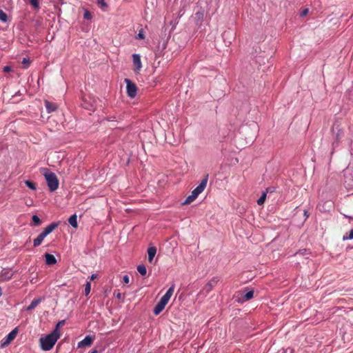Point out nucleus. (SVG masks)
<instances>
[{
	"mask_svg": "<svg viewBox=\"0 0 353 353\" xmlns=\"http://www.w3.org/2000/svg\"><path fill=\"white\" fill-rule=\"evenodd\" d=\"M1 295H2V289H1V288L0 287V297L1 296Z\"/></svg>",
	"mask_w": 353,
	"mask_h": 353,
	"instance_id": "nucleus-41",
	"label": "nucleus"
},
{
	"mask_svg": "<svg viewBox=\"0 0 353 353\" xmlns=\"http://www.w3.org/2000/svg\"><path fill=\"white\" fill-rule=\"evenodd\" d=\"M123 282L125 283H128L130 282V278L128 275H124L123 277Z\"/></svg>",
	"mask_w": 353,
	"mask_h": 353,
	"instance_id": "nucleus-31",
	"label": "nucleus"
},
{
	"mask_svg": "<svg viewBox=\"0 0 353 353\" xmlns=\"http://www.w3.org/2000/svg\"><path fill=\"white\" fill-rule=\"evenodd\" d=\"M145 39V34H143V30H140L137 35L136 36V39L141 40Z\"/></svg>",
	"mask_w": 353,
	"mask_h": 353,
	"instance_id": "nucleus-25",
	"label": "nucleus"
},
{
	"mask_svg": "<svg viewBox=\"0 0 353 353\" xmlns=\"http://www.w3.org/2000/svg\"><path fill=\"white\" fill-rule=\"evenodd\" d=\"M124 81L126 83V92L128 97L131 99L134 98L137 93V87L136 84L129 79H125Z\"/></svg>",
	"mask_w": 353,
	"mask_h": 353,
	"instance_id": "nucleus-5",
	"label": "nucleus"
},
{
	"mask_svg": "<svg viewBox=\"0 0 353 353\" xmlns=\"http://www.w3.org/2000/svg\"><path fill=\"white\" fill-rule=\"evenodd\" d=\"M59 223L58 222H54L48 225L42 232V233L47 236L49 234H50L55 228L59 226Z\"/></svg>",
	"mask_w": 353,
	"mask_h": 353,
	"instance_id": "nucleus-11",
	"label": "nucleus"
},
{
	"mask_svg": "<svg viewBox=\"0 0 353 353\" xmlns=\"http://www.w3.org/2000/svg\"><path fill=\"white\" fill-rule=\"evenodd\" d=\"M41 173L45 176L48 187L50 192H54L59 188V180L56 174L48 168H43Z\"/></svg>",
	"mask_w": 353,
	"mask_h": 353,
	"instance_id": "nucleus-4",
	"label": "nucleus"
},
{
	"mask_svg": "<svg viewBox=\"0 0 353 353\" xmlns=\"http://www.w3.org/2000/svg\"><path fill=\"white\" fill-rule=\"evenodd\" d=\"M46 236L41 232L40 233L38 236L34 239L33 241V245H34V247H38L39 246L41 243L43 242V239L46 238Z\"/></svg>",
	"mask_w": 353,
	"mask_h": 353,
	"instance_id": "nucleus-14",
	"label": "nucleus"
},
{
	"mask_svg": "<svg viewBox=\"0 0 353 353\" xmlns=\"http://www.w3.org/2000/svg\"><path fill=\"white\" fill-rule=\"evenodd\" d=\"M18 332V328L15 327L13 329L4 339L3 345L10 343L12 340L15 339Z\"/></svg>",
	"mask_w": 353,
	"mask_h": 353,
	"instance_id": "nucleus-9",
	"label": "nucleus"
},
{
	"mask_svg": "<svg viewBox=\"0 0 353 353\" xmlns=\"http://www.w3.org/2000/svg\"><path fill=\"white\" fill-rule=\"evenodd\" d=\"M46 263L48 265H54L57 263V259L54 255L46 253L45 254Z\"/></svg>",
	"mask_w": 353,
	"mask_h": 353,
	"instance_id": "nucleus-13",
	"label": "nucleus"
},
{
	"mask_svg": "<svg viewBox=\"0 0 353 353\" xmlns=\"http://www.w3.org/2000/svg\"><path fill=\"white\" fill-rule=\"evenodd\" d=\"M83 17H84V19L89 20V19H91L92 14H90V12L89 11L85 10V12L83 14Z\"/></svg>",
	"mask_w": 353,
	"mask_h": 353,
	"instance_id": "nucleus-29",
	"label": "nucleus"
},
{
	"mask_svg": "<svg viewBox=\"0 0 353 353\" xmlns=\"http://www.w3.org/2000/svg\"><path fill=\"white\" fill-rule=\"evenodd\" d=\"M132 61L134 65V70L136 72H139L142 68V63L141 61V57L139 54H132Z\"/></svg>",
	"mask_w": 353,
	"mask_h": 353,
	"instance_id": "nucleus-7",
	"label": "nucleus"
},
{
	"mask_svg": "<svg viewBox=\"0 0 353 353\" xmlns=\"http://www.w3.org/2000/svg\"><path fill=\"white\" fill-rule=\"evenodd\" d=\"M41 301V298L34 299L32 301L30 304L28 306L27 310L30 311L35 308Z\"/></svg>",
	"mask_w": 353,
	"mask_h": 353,
	"instance_id": "nucleus-16",
	"label": "nucleus"
},
{
	"mask_svg": "<svg viewBox=\"0 0 353 353\" xmlns=\"http://www.w3.org/2000/svg\"><path fill=\"white\" fill-rule=\"evenodd\" d=\"M97 4L101 8H107L108 7V5L107 3H105V0H97Z\"/></svg>",
	"mask_w": 353,
	"mask_h": 353,
	"instance_id": "nucleus-24",
	"label": "nucleus"
},
{
	"mask_svg": "<svg viewBox=\"0 0 353 353\" xmlns=\"http://www.w3.org/2000/svg\"><path fill=\"white\" fill-rule=\"evenodd\" d=\"M266 196H267V192H263V194H261L260 198L258 199L257 203L260 205L263 204V203L265 200Z\"/></svg>",
	"mask_w": 353,
	"mask_h": 353,
	"instance_id": "nucleus-22",
	"label": "nucleus"
},
{
	"mask_svg": "<svg viewBox=\"0 0 353 353\" xmlns=\"http://www.w3.org/2000/svg\"><path fill=\"white\" fill-rule=\"evenodd\" d=\"M31 5H32L34 8H39V1L38 0H29Z\"/></svg>",
	"mask_w": 353,
	"mask_h": 353,
	"instance_id": "nucleus-30",
	"label": "nucleus"
},
{
	"mask_svg": "<svg viewBox=\"0 0 353 353\" xmlns=\"http://www.w3.org/2000/svg\"><path fill=\"white\" fill-rule=\"evenodd\" d=\"M8 19L7 14L3 12L2 10H0V21L3 22H6Z\"/></svg>",
	"mask_w": 353,
	"mask_h": 353,
	"instance_id": "nucleus-23",
	"label": "nucleus"
},
{
	"mask_svg": "<svg viewBox=\"0 0 353 353\" xmlns=\"http://www.w3.org/2000/svg\"><path fill=\"white\" fill-rule=\"evenodd\" d=\"M303 214H304V216H305V220H306L309 217V216H310V214H309V212H308V211L307 210H304Z\"/></svg>",
	"mask_w": 353,
	"mask_h": 353,
	"instance_id": "nucleus-32",
	"label": "nucleus"
},
{
	"mask_svg": "<svg viewBox=\"0 0 353 353\" xmlns=\"http://www.w3.org/2000/svg\"><path fill=\"white\" fill-rule=\"evenodd\" d=\"M91 290V283L90 281H88L85 285L84 294L88 296Z\"/></svg>",
	"mask_w": 353,
	"mask_h": 353,
	"instance_id": "nucleus-19",
	"label": "nucleus"
},
{
	"mask_svg": "<svg viewBox=\"0 0 353 353\" xmlns=\"http://www.w3.org/2000/svg\"><path fill=\"white\" fill-rule=\"evenodd\" d=\"M30 59L28 58H23L22 60V63L24 65V68H28L30 65Z\"/></svg>",
	"mask_w": 353,
	"mask_h": 353,
	"instance_id": "nucleus-28",
	"label": "nucleus"
},
{
	"mask_svg": "<svg viewBox=\"0 0 353 353\" xmlns=\"http://www.w3.org/2000/svg\"><path fill=\"white\" fill-rule=\"evenodd\" d=\"M353 239V230H351L349 232L348 236H343V240H352Z\"/></svg>",
	"mask_w": 353,
	"mask_h": 353,
	"instance_id": "nucleus-26",
	"label": "nucleus"
},
{
	"mask_svg": "<svg viewBox=\"0 0 353 353\" xmlns=\"http://www.w3.org/2000/svg\"><path fill=\"white\" fill-rule=\"evenodd\" d=\"M97 278V275L96 274H92L90 276V281H92V280H94V279H95Z\"/></svg>",
	"mask_w": 353,
	"mask_h": 353,
	"instance_id": "nucleus-36",
	"label": "nucleus"
},
{
	"mask_svg": "<svg viewBox=\"0 0 353 353\" xmlns=\"http://www.w3.org/2000/svg\"><path fill=\"white\" fill-rule=\"evenodd\" d=\"M68 222L72 227H73L74 228H77L78 226L77 215L72 214V216H70V218L68 219Z\"/></svg>",
	"mask_w": 353,
	"mask_h": 353,
	"instance_id": "nucleus-17",
	"label": "nucleus"
},
{
	"mask_svg": "<svg viewBox=\"0 0 353 353\" xmlns=\"http://www.w3.org/2000/svg\"><path fill=\"white\" fill-rule=\"evenodd\" d=\"M307 13H308V10H307V9H305V10H303L301 12V17H304V16H305Z\"/></svg>",
	"mask_w": 353,
	"mask_h": 353,
	"instance_id": "nucleus-33",
	"label": "nucleus"
},
{
	"mask_svg": "<svg viewBox=\"0 0 353 353\" xmlns=\"http://www.w3.org/2000/svg\"><path fill=\"white\" fill-rule=\"evenodd\" d=\"M218 279L214 277L211 279L203 288V291H205L206 293H209L212 288L216 285Z\"/></svg>",
	"mask_w": 353,
	"mask_h": 353,
	"instance_id": "nucleus-10",
	"label": "nucleus"
},
{
	"mask_svg": "<svg viewBox=\"0 0 353 353\" xmlns=\"http://www.w3.org/2000/svg\"><path fill=\"white\" fill-rule=\"evenodd\" d=\"M45 107L47 110V112L48 113H51L52 112H54L56 111V110L57 109V105L54 103H52V102H50L49 101H45Z\"/></svg>",
	"mask_w": 353,
	"mask_h": 353,
	"instance_id": "nucleus-12",
	"label": "nucleus"
},
{
	"mask_svg": "<svg viewBox=\"0 0 353 353\" xmlns=\"http://www.w3.org/2000/svg\"><path fill=\"white\" fill-rule=\"evenodd\" d=\"M6 276V279L7 280H10V279L12 278V274L8 275V273H7V274H6V276Z\"/></svg>",
	"mask_w": 353,
	"mask_h": 353,
	"instance_id": "nucleus-37",
	"label": "nucleus"
},
{
	"mask_svg": "<svg viewBox=\"0 0 353 353\" xmlns=\"http://www.w3.org/2000/svg\"><path fill=\"white\" fill-rule=\"evenodd\" d=\"M274 188H269L267 189V192H272L274 191Z\"/></svg>",
	"mask_w": 353,
	"mask_h": 353,
	"instance_id": "nucleus-39",
	"label": "nucleus"
},
{
	"mask_svg": "<svg viewBox=\"0 0 353 353\" xmlns=\"http://www.w3.org/2000/svg\"><path fill=\"white\" fill-rule=\"evenodd\" d=\"M60 333L58 331V325H56L55 329L49 334L40 338V345L41 350L48 351L51 350L57 340L59 339Z\"/></svg>",
	"mask_w": 353,
	"mask_h": 353,
	"instance_id": "nucleus-1",
	"label": "nucleus"
},
{
	"mask_svg": "<svg viewBox=\"0 0 353 353\" xmlns=\"http://www.w3.org/2000/svg\"><path fill=\"white\" fill-rule=\"evenodd\" d=\"M10 70H11V68H10V66H8V65H7V66H5V67L3 68V71H4V72H9V71H10Z\"/></svg>",
	"mask_w": 353,
	"mask_h": 353,
	"instance_id": "nucleus-35",
	"label": "nucleus"
},
{
	"mask_svg": "<svg viewBox=\"0 0 353 353\" xmlns=\"http://www.w3.org/2000/svg\"><path fill=\"white\" fill-rule=\"evenodd\" d=\"M310 253L309 250H307V249H303V250H299L297 252L295 253V255H305V254H308Z\"/></svg>",
	"mask_w": 353,
	"mask_h": 353,
	"instance_id": "nucleus-27",
	"label": "nucleus"
},
{
	"mask_svg": "<svg viewBox=\"0 0 353 353\" xmlns=\"http://www.w3.org/2000/svg\"><path fill=\"white\" fill-rule=\"evenodd\" d=\"M174 284L172 285L167 290L165 294L161 298V299L156 304L153 310L154 315L159 314L163 310L165 305L168 304L170 299L173 294V292L174 291Z\"/></svg>",
	"mask_w": 353,
	"mask_h": 353,
	"instance_id": "nucleus-3",
	"label": "nucleus"
},
{
	"mask_svg": "<svg viewBox=\"0 0 353 353\" xmlns=\"http://www.w3.org/2000/svg\"><path fill=\"white\" fill-rule=\"evenodd\" d=\"M93 340H94V339L92 336L88 335L83 340H81V341H79L78 343L77 347L79 348H80L82 347L90 346L92 345V343H93Z\"/></svg>",
	"mask_w": 353,
	"mask_h": 353,
	"instance_id": "nucleus-8",
	"label": "nucleus"
},
{
	"mask_svg": "<svg viewBox=\"0 0 353 353\" xmlns=\"http://www.w3.org/2000/svg\"><path fill=\"white\" fill-rule=\"evenodd\" d=\"M25 184L26 185L27 187H28L30 189L32 190H36V185L34 183H33L32 181H29V180H26L25 181Z\"/></svg>",
	"mask_w": 353,
	"mask_h": 353,
	"instance_id": "nucleus-21",
	"label": "nucleus"
},
{
	"mask_svg": "<svg viewBox=\"0 0 353 353\" xmlns=\"http://www.w3.org/2000/svg\"><path fill=\"white\" fill-rule=\"evenodd\" d=\"M209 179V174H207L204 176L199 185L196 187L192 192L191 194L185 199L183 202V205H188L193 202L198 196L205 190L206 188L208 181Z\"/></svg>",
	"mask_w": 353,
	"mask_h": 353,
	"instance_id": "nucleus-2",
	"label": "nucleus"
},
{
	"mask_svg": "<svg viewBox=\"0 0 353 353\" xmlns=\"http://www.w3.org/2000/svg\"><path fill=\"white\" fill-rule=\"evenodd\" d=\"M137 271L142 275V276H145L147 273V269H146V267L141 264V265H139L137 266Z\"/></svg>",
	"mask_w": 353,
	"mask_h": 353,
	"instance_id": "nucleus-18",
	"label": "nucleus"
},
{
	"mask_svg": "<svg viewBox=\"0 0 353 353\" xmlns=\"http://www.w3.org/2000/svg\"><path fill=\"white\" fill-rule=\"evenodd\" d=\"M65 323V320L60 321L57 325H58V330L59 329V326H61V325H63Z\"/></svg>",
	"mask_w": 353,
	"mask_h": 353,
	"instance_id": "nucleus-34",
	"label": "nucleus"
},
{
	"mask_svg": "<svg viewBox=\"0 0 353 353\" xmlns=\"http://www.w3.org/2000/svg\"><path fill=\"white\" fill-rule=\"evenodd\" d=\"M157 253V248L155 247H150L148 249V261L152 262Z\"/></svg>",
	"mask_w": 353,
	"mask_h": 353,
	"instance_id": "nucleus-15",
	"label": "nucleus"
},
{
	"mask_svg": "<svg viewBox=\"0 0 353 353\" xmlns=\"http://www.w3.org/2000/svg\"><path fill=\"white\" fill-rule=\"evenodd\" d=\"M32 220L34 222L35 226H39L41 224V221L37 215L32 216Z\"/></svg>",
	"mask_w": 353,
	"mask_h": 353,
	"instance_id": "nucleus-20",
	"label": "nucleus"
},
{
	"mask_svg": "<svg viewBox=\"0 0 353 353\" xmlns=\"http://www.w3.org/2000/svg\"><path fill=\"white\" fill-rule=\"evenodd\" d=\"M115 296L118 299H120L121 298V294L120 292H118L117 294H114Z\"/></svg>",
	"mask_w": 353,
	"mask_h": 353,
	"instance_id": "nucleus-38",
	"label": "nucleus"
},
{
	"mask_svg": "<svg viewBox=\"0 0 353 353\" xmlns=\"http://www.w3.org/2000/svg\"><path fill=\"white\" fill-rule=\"evenodd\" d=\"M253 296H254V291L253 290H247L246 292L243 295H241V297H239L238 296L234 295V298L236 299V301L238 303H243L251 299L252 298H253Z\"/></svg>",
	"mask_w": 353,
	"mask_h": 353,
	"instance_id": "nucleus-6",
	"label": "nucleus"
},
{
	"mask_svg": "<svg viewBox=\"0 0 353 353\" xmlns=\"http://www.w3.org/2000/svg\"><path fill=\"white\" fill-rule=\"evenodd\" d=\"M97 350H92L91 352H90L89 353H97Z\"/></svg>",
	"mask_w": 353,
	"mask_h": 353,
	"instance_id": "nucleus-40",
	"label": "nucleus"
}]
</instances>
